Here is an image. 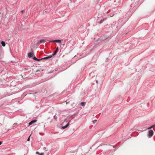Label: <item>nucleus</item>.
I'll list each match as a JSON object with an SVG mask.
<instances>
[{
	"label": "nucleus",
	"mask_w": 155,
	"mask_h": 155,
	"mask_svg": "<svg viewBox=\"0 0 155 155\" xmlns=\"http://www.w3.org/2000/svg\"><path fill=\"white\" fill-rule=\"evenodd\" d=\"M44 154V153H40V154H39V155H43Z\"/></svg>",
	"instance_id": "f8f14e48"
},
{
	"label": "nucleus",
	"mask_w": 155,
	"mask_h": 155,
	"mask_svg": "<svg viewBox=\"0 0 155 155\" xmlns=\"http://www.w3.org/2000/svg\"><path fill=\"white\" fill-rule=\"evenodd\" d=\"M97 122V120H94L93 121V122L94 124L95 123Z\"/></svg>",
	"instance_id": "ddd939ff"
},
{
	"label": "nucleus",
	"mask_w": 155,
	"mask_h": 155,
	"mask_svg": "<svg viewBox=\"0 0 155 155\" xmlns=\"http://www.w3.org/2000/svg\"><path fill=\"white\" fill-rule=\"evenodd\" d=\"M86 104V103L84 102H82L81 103V105L82 106H84Z\"/></svg>",
	"instance_id": "9d476101"
},
{
	"label": "nucleus",
	"mask_w": 155,
	"mask_h": 155,
	"mask_svg": "<svg viewBox=\"0 0 155 155\" xmlns=\"http://www.w3.org/2000/svg\"><path fill=\"white\" fill-rule=\"evenodd\" d=\"M58 47H57L56 49V50L54 52V53L52 54V55H50V56H49L47 57H45V58H42L41 59V60H43V59H49V58H51L52 57V56H54V55H55L58 52Z\"/></svg>",
	"instance_id": "f257e3e1"
},
{
	"label": "nucleus",
	"mask_w": 155,
	"mask_h": 155,
	"mask_svg": "<svg viewBox=\"0 0 155 155\" xmlns=\"http://www.w3.org/2000/svg\"><path fill=\"white\" fill-rule=\"evenodd\" d=\"M97 82H98V81H96V82H97Z\"/></svg>",
	"instance_id": "a211bd4d"
},
{
	"label": "nucleus",
	"mask_w": 155,
	"mask_h": 155,
	"mask_svg": "<svg viewBox=\"0 0 155 155\" xmlns=\"http://www.w3.org/2000/svg\"><path fill=\"white\" fill-rule=\"evenodd\" d=\"M33 59L36 61H39L40 60H41V59H37L35 56H34L33 57Z\"/></svg>",
	"instance_id": "0eeeda50"
},
{
	"label": "nucleus",
	"mask_w": 155,
	"mask_h": 155,
	"mask_svg": "<svg viewBox=\"0 0 155 155\" xmlns=\"http://www.w3.org/2000/svg\"><path fill=\"white\" fill-rule=\"evenodd\" d=\"M155 126V124L153 125L152 126L150 127L149 128V129H151L154 126Z\"/></svg>",
	"instance_id": "9b49d317"
},
{
	"label": "nucleus",
	"mask_w": 155,
	"mask_h": 155,
	"mask_svg": "<svg viewBox=\"0 0 155 155\" xmlns=\"http://www.w3.org/2000/svg\"><path fill=\"white\" fill-rule=\"evenodd\" d=\"M37 121V120H32L29 123V125H30L32 124L33 123L36 122Z\"/></svg>",
	"instance_id": "20e7f679"
},
{
	"label": "nucleus",
	"mask_w": 155,
	"mask_h": 155,
	"mask_svg": "<svg viewBox=\"0 0 155 155\" xmlns=\"http://www.w3.org/2000/svg\"><path fill=\"white\" fill-rule=\"evenodd\" d=\"M1 44L3 47H5V43L4 41H2L1 42Z\"/></svg>",
	"instance_id": "1a4fd4ad"
},
{
	"label": "nucleus",
	"mask_w": 155,
	"mask_h": 155,
	"mask_svg": "<svg viewBox=\"0 0 155 155\" xmlns=\"http://www.w3.org/2000/svg\"><path fill=\"white\" fill-rule=\"evenodd\" d=\"M69 125V124H67L66 125L64 126H63L62 127V128L63 129H64L66 128Z\"/></svg>",
	"instance_id": "6e6552de"
},
{
	"label": "nucleus",
	"mask_w": 155,
	"mask_h": 155,
	"mask_svg": "<svg viewBox=\"0 0 155 155\" xmlns=\"http://www.w3.org/2000/svg\"><path fill=\"white\" fill-rule=\"evenodd\" d=\"M153 134V130H150L149 131V136L150 137L152 136Z\"/></svg>",
	"instance_id": "f03ea898"
},
{
	"label": "nucleus",
	"mask_w": 155,
	"mask_h": 155,
	"mask_svg": "<svg viewBox=\"0 0 155 155\" xmlns=\"http://www.w3.org/2000/svg\"><path fill=\"white\" fill-rule=\"evenodd\" d=\"M57 42L58 43H60L61 42V40H56L53 41H49V42Z\"/></svg>",
	"instance_id": "7ed1b4c3"
},
{
	"label": "nucleus",
	"mask_w": 155,
	"mask_h": 155,
	"mask_svg": "<svg viewBox=\"0 0 155 155\" xmlns=\"http://www.w3.org/2000/svg\"><path fill=\"white\" fill-rule=\"evenodd\" d=\"M36 153L39 155L40 154V153L38 152L37 151L36 152Z\"/></svg>",
	"instance_id": "2eb2a0df"
},
{
	"label": "nucleus",
	"mask_w": 155,
	"mask_h": 155,
	"mask_svg": "<svg viewBox=\"0 0 155 155\" xmlns=\"http://www.w3.org/2000/svg\"><path fill=\"white\" fill-rule=\"evenodd\" d=\"M28 57L29 58H31L33 54L31 52H30L28 54Z\"/></svg>",
	"instance_id": "423d86ee"
},
{
	"label": "nucleus",
	"mask_w": 155,
	"mask_h": 155,
	"mask_svg": "<svg viewBox=\"0 0 155 155\" xmlns=\"http://www.w3.org/2000/svg\"><path fill=\"white\" fill-rule=\"evenodd\" d=\"M21 12L22 13H23V12H24V11L23 10H22L21 11Z\"/></svg>",
	"instance_id": "dca6fc26"
},
{
	"label": "nucleus",
	"mask_w": 155,
	"mask_h": 155,
	"mask_svg": "<svg viewBox=\"0 0 155 155\" xmlns=\"http://www.w3.org/2000/svg\"><path fill=\"white\" fill-rule=\"evenodd\" d=\"M2 143V142L1 141H0V145H1Z\"/></svg>",
	"instance_id": "f3484780"
},
{
	"label": "nucleus",
	"mask_w": 155,
	"mask_h": 155,
	"mask_svg": "<svg viewBox=\"0 0 155 155\" xmlns=\"http://www.w3.org/2000/svg\"><path fill=\"white\" fill-rule=\"evenodd\" d=\"M46 40L45 39H41V40L39 42H38V44H41L42 43H44L45 42H46Z\"/></svg>",
	"instance_id": "39448f33"
},
{
	"label": "nucleus",
	"mask_w": 155,
	"mask_h": 155,
	"mask_svg": "<svg viewBox=\"0 0 155 155\" xmlns=\"http://www.w3.org/2000/svg\"><path fill=\"white\" fill-rule=\"evenodd\" d=\"M31 135H30V136L28 138V139H27V141H29V140H30V136H31Z\"/></svg>",
	"instance_id": "4468645a"
}]
</instances>
